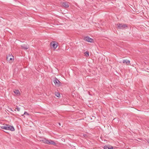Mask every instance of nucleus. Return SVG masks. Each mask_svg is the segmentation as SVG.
<instances>
[{
  "instance_id": "1",
  "label": "nucleus",
  "mask_w": 149,
  "mask_h": 149,
  "mask_svg": "<svg viewBox=\"0 0 149 149\" xmlns=\"http://www.w3.org/2000/svg\"><path fill=\"white\" fill-rule=\"evenodd\" d=\"M41 141H42L43 143L47 144L52 145L54 146L56 145V143L54 142V141L51 140H48L46 139H42L41 140Z\"/></svg>"
},
{
  "instance_id": "2",
  "label": "nucleus",
  "mask_w": 149,
  "mask_h": 149,
  "mask_svg": "<svg viewBox=\"0 0 149 149\" xmlns=\"http://www.w3.org/2000/svg\"><path fill=\"white\" fill-rule=\"evenodd\" d=\"M117 28L120 29H124L128 27L127 25L124 24L118 23L117 24Z\"/></svg>"
},
{
  "instance_id": "3",
  "label": "nucleus",
  "mask_w": 149,
  "mask_h": 149,
  "mask_svg": "<svg viewBox=\"0 0 149 149\" xmlns=\"http://www.w3.org/2000/svg\"><path fill=\"white\" fill-rule=\"evenodd\" d=\"M53 82L54 83L55 85L57 86H61V84L59 80L56 77L54 78Z\"/></svg>"
},
{
  "instance_id": "4",
  "label": "nucleus",
  "mask_w": 149,
  "mask_h": 149,
  "mask_svg": "<svg viewBox=\"0 0 149 149\" xmlns=\"http://www.w3.org/2000/svg\"><path fill=\"white\" fill-rule=\"evenodd\" d=\"M13 58L14 57L11 54H9L7 56L6 59L7 61H13L14 60Z\"/></svg>"
},
{
  "instance_id": "5",
  "label": "nucleus",
  "mask_w": 149,
  "mask_h": 149,
  "mask_svg": "<svg viewBox=\"0 0 149 149\" xmlns=\"http://www.w3.org/2000/svg\"><path fill=\"white\" fill-rule=\"evenodd\" d=\"M51 47L54 49H55L58 46L57 43L55 41H52L50 43Z\"/></svg>"
},
{
  "instance_id": "6",
  "label": "nucleus",
  "mask_w": 149,
  "mask_h": 149,
  "mask_svg": "<svg viewBox=\"0 0 149 149\" xmlns=\"http://www.w3.org/2000/svg\"><path fill=\"white\" fill-rule=\"evenodd\" d=\"M22 48L24 50H27L29 48V46L28 45L24 44L21 45Z\"/></svg>"
},
{
  "instance_id": "7",
  "label": "nucleus",
  "mask_w": 149,
  "mask_h": 149,
  "mask_svg": "<svg viewBox=\"0 0 149 149\" xmlns=\"http://www.w3.org/2000/svg\"><path fill=\"white\" fill-rule=\"evenodd\" d=\"M84 40H85L89 42H92L93 40V39L88 36L85 37Z\"/></svg>"
},
{
  "instance_id": "8",
  "label": "nucleus",
  "mask_w": 149,
  "mask_h": 149,
  "mask_svg": "<svg viewBox=\"0 0 149 149\" xmlns=\"http://www.w3.org/2000/svg\"><path fill=\"white\" fill-rule=\"evenodd\" d=\"M7 130H10L12 131H13L15 130L14 127L13 126L8 125Z\"/></svg>"
},
{
  "instance_id": "9",
  "label": "nucleus",
  "mask_w": 149,
  "mask_h": 149,
  "mask_svg": "<svg viewBox=\"0 0 149 149\" xmlns=\"http://www.w3.org/2000/svg\"><path fill=\"white\" fill-rule=\"evenodd\" d=\"M123 63L127 65H129V64H130V61L127 59H126L123 60Z\"/></svg>"
},
{
  "instance_id": "10",
  "label": "nucleus",
  "mask_w": 149,
  "mask_h": 149,
  "mask_svg": "<svg viewBox=\"0 0 149 149\" xmlns=\"http://www.w3.org/2000/svg\"><path fill=\"white\" fill-rule=\"evenodd\" d=\"M62 6L65 8H68L69 7V5L67 2H63L62 4Z\"/></svg>"
},
{
  "instance_id": "11",
  "label": "nucleus",
  "mask_w": 149,
  "mask_h": 149,
  "mask_svg": "<svg viewBox=\"0 0 149 149\" xmlns=\"http://www.w3.org/2000/svg\"><path fill=\"white\" fill-rule=\"evenodd\" d=\"M8 126V125H5L1 126V128L2 129H3L6 130H7Z\"/></svg>"
},
{
  "instance_id": "12",
  "label": "nucleus",
  "mask_w": 149,
  "mask_h": 149,
  "mask_svg": "<svg viewBox=\"0 0 149 149\" xmlns=\"http://www.w3.org/2000/svg\"><path fill=\"white\" fill-rule=\"evenodd\" d=\"M14 92L17 95H19L20 94V93L18 90H15L14 91Z\"/></svg>"
},
{
  "instance_id": "13",
  "label": "nucleus",
  "mask_w": 149,
  "mask_h": 149,
  "mask_svg": "<svg viewBox=\"0 0 149 149\" xmlns=\"http://www.w3.org/2000/svg\"><path fill=\"white\" fill-rule=\"evenodd\" d=\"M104 149H113V147L112 146H111V147H109L108 146H105L104 147Z\"/></svg>"
},
{
  "instance_id": "14",
  "label": "nucleus",
  "mask_w": 149,
  "mask_h": 149,
  "mask_svg": "<svg viewBox=\"0 0 149 149\" xmlns=\"http://www.w3.org/2000/svg\"><path fill=\"white\" fill-rule=\"evenodd\" d=\"M55 95L58 97H60V93H58L57 92H56L55 93Z\"/></svg>"
},
{
  "instance_id": "15",
  "label": "nucleus",
  "mask_w": 149,
  "mask_h": 149,
  "mask_svg": "<svg viewBox=\"0 0 149 149\" xmlns=\"http://www.w3.org/2000/svg\"><path fill=\"white\" fill-rule=\"evenodd\" d=\"M84 54L85 56L87 57L89 56V52L86 51L84 53Z\"/></svg>"
},
{
  "instance_id": "16",
  "label": "nucleus",
  "mask_w": 149,
  "mask_h": 149,
  "mask_svg": "<svg viewBox=\"0 0 149 149\" xmlns=\"http://www.w3.org/2000/svg\"><path fill=\"white\" fill-rule=\"evenodd\" d=\"M16 109L18 111H19L20 110V108L19 107H17Z\"/></svg>"
},
{
  "instance_id": "17",
  "label": "nucleus",
  "mask_w": 149,
  "mask_h": 149,
  "mask_svg": "<svg viewBox=\"0 0 149 149\" xmlns=\"http://www.w3.org/2000/svg\"><path fill=\"white\" fill-rule=\"evenodd\" d=\"M24 114H25V115H29V113H28L26 112H24Z\"/></svg>"
},
{
  "instance_id": "18",
  "label": "nucleus",
  "mask_w": 149,
  "mask_h": 149,
  "mask_svg": "<svg viewBox=\"0 0 149 149\" xmlns=\"http://www.w3.org/2000/svg\"><path fill=\"white\" fill-rule=\"evenodd\" d=\"M83 136L85 138H86L87 137V135L86 134H83Z\"/></svg>"
},
{
  "instance_id": "19",
  "label": "nucleus",
  "mask_w": 149,
  "mask_h": 149,
  "mask_svg": "<svg viewBox=\"0 0 149 149\" xmlns=\"http://www.w3.org/2000/svg\"><path fill=\"white\" fill-rule=\"evenodd\" d=\"M147 142L148 143H149V140H147Z\"/></svg>"
},
{
  "instance_id": "20",
  "label": "nucleus",
  "mask_w": 149,
  "mask_h": 149,
  "mask_svg": "<svg viewBox=\"0 0 149 149\" xmlns=\"http://www.w3.org/2000/svg\"><path fill=\"white\" fill-rule=\"evenodd\" d=\"M1 131H2V132H3V130H1Z\"/></svg>"
},
{
  "instance_id": "21",
  "label": "nucleus",
  "mask_w": 149,
  "mask_h": 149,
  "mask_svg": "<svg viewBox=\"0 0 149 149\" xmlns=\"http://www.w3.org/2000/svg\"><path fill=\"white\" fill-rule=\"evenodd\" d=\"M59 125H60V123H59Z\"/></svg>"
},
{
  "instance_id": "22",
  "label": "nucleus",
  "mask_w": 149,
  "mask_h": 149,
  "mask_svg": "<svg viewBox=\"0 0 149 149\" xmlns=\"http://www.w3.org/2000/svg\"><path fill=\"white\" fill-rule=\"evenodd\" d=\"M4 132H6V131H4Z\"/></svg>"
}]
</instances>
